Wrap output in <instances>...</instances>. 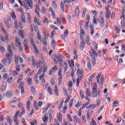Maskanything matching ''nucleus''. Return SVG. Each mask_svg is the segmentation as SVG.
<instances>
[{"mask_svg": "<svg viewBox=\"0 0 125 125\" xmlns=\"http://www.w3.org/2000/svg\"><path fill=\"white\" fill-rule=\"evenodd\" d=\"M16 42L18 44V45H20L21 44V42L20 41V39L18 38H16Z\"/></svg>", "mask_w": 125, "mask_h": 125, "instance_id": "c756f323", "label": "nucleus"}, {"mask_svg": "<svg viewBox=\"0 0 125 125\" xmlns=\"http://www.w3.org/2000/svg\"><path fill=\"white\" fill-rule=\"evenodd\" d=\"M86 95H88V96H90V92H89V89L88 88L86 89Z\"/></svg>", "mask_w": 125, "mask_h": 125, "instance_id": "69168bd1", "label": "nucleus"}, {"mask_svg": "<svg viewBox=\"0 0 125 125\" xmlns=\"http://www.w3.org/2000/svg\"><path fill=\"white\" fill-rule=\"evenodd\" d=\"M21 20L22 23H26V19L25 18V15L24 14H21Z\"/></svg>", "mask_w": 125, "mask_h": 125, "instance_id": "f8f14e48", "label": "nucleus"}, {"mask_svg": "<svg viewBox=\"0 0 125 125\" xmlns=\"http://www.w3.org/2000/svg\"><path fill=\"white\" fill-rule=\"evenodd\" d=\"M89 24V21H87V22H85V25H84L85 30H88Z\"/></svg>", "mask_w": 125, "mask_h": 125, "instance_id": "c85d7f7f", "label": "nucleus"}, {"mask_svg": "<svg viewBox=\"0 0 125 125\" xmlns=\"http://www.w3.org/2000/svg\"><path fill=\"white\" fill-rule=\"evenodd\" d=\"M38 10H39V8H37L36 9H35V12L36 13L37 16H38V17H40V13H39V12L38 11Z\"/></svg>", "mask_w": 125, "mask_h": 125, "instance_id": "4c0bfd02", "label": "nucleus"}, {"mask_svg": "<svg viewBox=\"0 0 125 125\" xmlns=\"http://www.w3.org/2000/svg\"><path fill=\"white\" fill-rule=\"evenodd\" d=\"M31 91L32 92V93L35 94V93H36V89L35 88V87L31 86Z\"/></svg>", "mask_w": 125, "mask_h": 125, "instance_id": "e433bc0d", "label": "nucleus"}, {"mask_svg": "<svg viewBox=\"0 0 125 125\" xmlns=\"http://www.w3.org/2000/svg\"><path fill=\"white\" fill-rule=\"evenodd\" d=\"M19 34L20 35V36L22 38V39H24V34H23V31L21 30H19Z\"/></svg>", "mask_w": 125, "mask_h": 125, "instance_id": "393cba45", "label": "nucleus"}, {"mask_svg": "<svg viewBox=\"0 0 125 125\" xmlns=\"http://www.w3.org/2000/svg\"><path fill=\"white\" fill-rule=\"evenodd\" d=\"M9 76L7 73H5L4 75L3 76V80H6L7 78H8Z\"/></svg>", "mask_w": 125, "mask_h": 125, "instance_id": "864d4df0", "label": "nucleus"}, {"mask_svg": "<svg viewBox=\"0 0 125 125\" xmlns=\"http://www.w3.org/2000/svg\"><path fill=\"white\" fill-rule=\"evenodd\" d=\"M70 99H71V97L70 96V95H68L66 100L64 102L65 104H67V103H68V102H69V101H70Z\"/></svg>", "mask_w": 125, "mask_h": 125, "instance_id": "c9c22d12", "label": "nucleus"}, {"mask_svg": "<svg viewBox=\"0 0 125 125\" xmlns=\"http://www.w3.org/2000/svg\"><path fill=\"white\" fill-rule=\"evenodd\" d=\"M121 25L122 26V27H123L124 28V27H125V20H122L121 22Z\"/></svg>", "mask_w": 125, "mask_h": 125, "instance_id": "8fccbe9b", "label": "nucleus"}, {"mask_svg": "<svg viewBox=\"0 0 125 125\" xmlns=\"http://www.w3.org/2000/svg\"><path fill=\"white\" fill-rule=\"evenodd\" d=\"M84 34V30L83 28L82 27H80V43L81 46L82 48V50H83L85 47V43L83 41V35Z\"/></svg>", "mask_w": 125, "mask_h": 125, "instance_id": "f03ea898", "label": "nucleus"}, {"mask_svg": "<svg viewBox=\"0 0 125 125\" xmlns=\"http://www.w3.org/2000/svg\"><path fill=\"white\" fill-rule=\"evenodd\" d=\"M95 106H96L95 104H90V105L88 106V108H91V109H94Z\"/></svg>", "mask_w": 125, "mask_h": 125, "instance_id": "4d7b16f0", "label": "nucleus"}, {"mask_svg": "<svg viewBox=\"0 0 125 125\" xmlns=\"http://www.w3.org/2000/svg\"><path fill=\"white\" fill-rule=\"evenodd\" d=\"M61 83H62V77H60L59 79L58 85H60V84H61Z\"/></svg>", "mask_w": 125, "mask_h": 125, "instance_id": "e2e57ef3", "label": "nucleus"}, {"mask_svg": "<svg viewBox=\"0 0 125 125\" xmlns=\"http://www.w3.org/2000/svg\"><path fill=\"white\" fill-rule=\"evenodd\" d=\"M23 45L25 48H28V44L27 43V39H25L23 41Z\"/></svg>", "mask_w": 125, "mask_h": 125, "instance_id": "2f4dec72", "label": "nucleus"}, {"mask_svg": "<svg viewBox=\"0 0 125 125\" xmlns=\"http://www.w3.org/2000/svg\"><path fill=\"white\" fill-rule=\"evenodd\" d=\"M4 22L6 25V26L7 27V28H10V25H9V23L8 22V21L7 20H5L4 21Z\"/></svg>", "mask_w": 125, "mask_h": 125, "instance_id": "4be33fe9", "label": "nucleus"}, {"mask_svg": "<svg viewBox=\"0 0 125 125\" xmlns=\"http://www.w3.org/2000/svg\"><path fill=\"white\" fill-rule=\"evenodd\" d=\"M11 16L13 19H16V15H15V13L14 12L11 13Z\"/></svg>", "mask_w": 125, "mask_h": 125, "instance_id": "603ef678", "label": "nucleus"}, {"mask_svg": "<svg viewBox=\"0 0 125 125\" xmlns=\"http://www.w3.org/2000/svg\"><path fill=\"white\" fill-rule=\"evenodd\" d=\"M91 50H92V52L89 51V53L90 54L91 58L92 59V62H93L92 65L93 67H94V66H95V64H96V59H95V57H97V56H98V55L96 52V50H93V49L92 48Z\"/></svg>", "mask_w": 125, "mask_h": 125, "instance_id": "7ed1b4c3", "label": "nucleus"}, {"mask_svg": "<svg viewBox=\"0 0 125 125\" xmlns=\"http://www.w3.org/2000/svg\"><path fill=\"white\" fill-rule=\"evenodd\" d=\"M54 88H55V93L56 95H57V96H59L58 89H57V86L55 85L54 86Z\"/></svg>", "mask_w": 125, "mask_h": 125, "instance_id": "6ab92c4d", "label": "nucleus"}, {"mask_svg": "<svg viewBox=\"0 0 125 125\" xmlns=\"http://www.w3.org/2000/svg\"><path fill=\"white\" fill-rule=\"evenodd\" d=\"M56 45H57V43H56L55 40H54V39H53L51 42V46L52 48H53V49H55V47H56Z\"/></svg>", "mask_w": 125, "mask_h": 125, "instance_id": "423d86ee", "label": "nucleus"}, {"mask_svg": "<svg viewBox=\"0 0 125 125\" xmlns=\"http://www.w3.org/2000/svg\"><path fill=\"white\" fill-rule=\"evenodd\" d=\"M6 95L9 98H11V97H12V94L9 91L6 92Z\"/></svg>", "mask_w": 125, "mask_h": 125, "instance_id": "f3484780", "label": "nucleus"}, {"mask_svg": "<svg viewBox=\"0 0 125 125\" xmlns=\"http://www.w3.org/2000/svg\"><path fill=\"white\" fill-rule=\"evenodd\" d=\"M48 91L50 95H51L52 94V89L51 88V86H48Z\"/></svg>", "mask_w": 125, "mask_h": 125, "instance_id": "473e14b6", "label": "nucleus"}, {"mask_svg": "<svg viewBox=\"0 0 125 125\" xmlns=\"http://www.w3.org/2000/svg\"><path fill=\"white\" fill-rule=\"evenodd\" d=\"M51 71H52V72H55L56 71H57V66L55 65V67L52 68L51 69Z\"/></svg>", "mask_w": 125, "mask_h": 125, "instance_id": "c03bdc74", "label": "nucleus"}, {"mask_svg": "<svg viewBox=\"0 0 125 125\" xmlns=\"http://www.w3.org/2000/svg\"><path fill=\"white\" fill-rule=\"evenodd\" d=\"M73 102H74V99H72L69 103V108H71L73 106Z\"/></svg>", "mask_w": 125, "mask_h": 125, "instance_id": "37998d69", "label": "nucleus"}, {"mask_svg": "<svg viewBox=\"0 0 125 125\" xmlns=\"http://www.w3.org/2000/svg\"><path fill=\"white\" fill-rule=\"evenodd\" d=\"M60 6L62 12H65V7H64V3H63V2H61Z\"/></svg>", "mask_w": 125, "mask_h": 125, "instance_id": "ddd939ff", "label": "nucleus"}, {"mask_svg": "<svg viewBox=\"0 0 125 125\" xmlns=\"http://www.w3.org/2000/svg\"><path fill=\"white\" fill-rule=\"evenodd\" d=\"M55 57L57 59L59 62H63L64 57L62 55L59 54L58 55H55Z\"/></svg>", "mask_w": 125, "mask_h": 125, "instance_id": "20e7f679", "label": "nucleus"}, {"mask_svg": "<svg viewBox=\"0 0 125 125\" xmlns=\"http://www.w3.org/2000/svg\"><path fill=\"white\" fill-rule=\"evenodd\" d=\"M98 88L97 84L95 83L92 90V97L94 98L97 97V95L99 97H101V90L99 89L97 90Z\"/></svg>", "mask_w": 125, "mask_h": 125, "instance_id": "f257e3e1", "label": "nucleus"}, {"mask_svg": "<svg viewBox=\"0 0 125 125\" xmlns=\"http://www.w3.org/2000/svg\"><path fill=\"white\" fill-rule=\"evenodd\" d=\"M69 34V31L68 29H66L64 32V35L65 36V37H68V34Z\"/></svg>", "mask_w": 125, "mask_h": 125, "instance_id": "09e8293b", "label": "nucleus"}, {"mask_svg": "<svg viewBox=\"0 0 125 125\" xmlns=\"http://www.w3.org/2000/svg\"><path fill=\"white\" fill-rule=\"evenodd\" d=\"M26 108L27 109H30V108H31V103L30 102V101H28L26 104Z\"/></svg>", "mask_w": 125, "mask_h": 125, "instance_id": "72a5a7b5", "label": "nucleus"}, {"mask_svg": "<svg viewBox=\"0 0 125 125\" xmlns=\"http://www.w3.org/2000/svg\"><path fill=\"white\" fill-rule=\"evenodd\" d=\"M0 123H1V125H3V116H0Z\"/></svg>", "mask_w": 125, "mask_h": 125, "instance_id": "7c9ffc66", "label": "nucleus"}, {"mask_svg": "<svg viewBox=\"0 0 125 125\" xmlns=\"http://www.w3.org/2000/svg\"><path fill=\"white\" fill-rule=\"evenodd\" d=\"M119 103H120V102L116 101L113 102V104L114 107H119Z\"/></svg>", "mask_w": 125, "mask_h": 125, "instance_id": "412c9836", "label": "nucleus"}, {"mask_svg": "<svg viewBox=\"0 0 125 125\" xmlns=\"http://www.w3.org/2000/svg\"><path fill=\"white\" fill-rule=\"evenodd\" d=\"M68 61H69V65L70 67H71V68H72V67H74V66H75L74 61L71 60V61H70V60H68Z\"/></svg>", "mask_w": 125, "mask_h": 125, "instance_id": "2eb2a0df", "label": "nucleus"}, {"mask_svg": "<svg viewBox=\"0 0 125 125\" xmlns=\"http://www.w3.org/2000/svg\"><path fill=\"white\" fill-rule=\"evenodd\" d=\"M37 39L39 40V41H41L42 40V36L41 35V34H40V32L37 33Z\"/></svg>", "mask_w": 125, "mask_h": 125, "instance_id": "79ce46f5", "label": "nucleus"}, {"mask_svg": "<svg viewBox=\"0 0 125 125\" xmlns=\"http://www.w3.org/2000/svg\"><path fill=\"white\" fill-rule=\"evenodd\" d=\"M14 58H15V64H16L17 65H18V60H19L20 58V56L15 55L14 57Z\"/></svg>", "mask_w": 125, "mask_h": 125, "instance_id": "9d476101", "label": "nucleus"}, {"mask_svg": "<svg viewBox=\"0 0 125 125\" xmlns=\"http://www.w3.org/2000/svg\"><path fill=\"white\" fill-rule=\"evenodd\" d=\"M48 114L47 113H45L44 115V116L42 118V120L44 123H47V121H48Z\"/></svg>", "mask_w": 125, "mask_h": 125, "instance_id": "39448f33", "label": "nucleus"}, {"mask_svg": "<svg viewBox=\"0 0 125 125\" xmlns=\"http://www.w3.org/2000/svg\"><path fill=\"white\" fill-rule=\"evenodd\" d=\"M27 20L28 22H31V15L29 13L27 14Z\"/></svg>", "mask_w": 125, "mask_h": 125, "instance_id": "13d9d810", "label": "nucleus"}, {"mask_svg": "<svg viewBox=\"0 0 125 125\" xmlns=\"http://www.w3.org/2000/svg\"><path fill=\"white\" fill-rule=\"evenodd\" d=\"M97 16H94L93 19V24H96L97 25Z\"/></svg>", "mask_w": 125, "mask_h": 125, "instance_id": "dca6fc26", "label": "nucleus"}, {"mask_svg": "<svg viewBox=\"0 0 125 125\" xmlns=\"http://www.w3.org/2000/svg\"><path fill=\"white\" fill-rule=\"evenodd\" d=\"M87 67L89 70H92V66H91V63H90V62H87Z\"/></svg>", "mask_w": 125, "mask_h": 125, "instance_id": "b1692460", "label": "nucleus"}, {"mask_svg": "<svg viewBox=\"0 0 125 125\" xmlns=\"http://www.w3.org/2000/svg\"><path fill=\"white\" fill-rule=\"evenodd\" d=\"M76 7L77 8L75 9V14L76 16H77V15H79V12H80V9H79V7L77 6Z\"/></svg>", "mask_w": 125, "mask_h": 125, "instance_id": "aec40b11", "label": "nucleus"}, {"mask_svg": "<svg viewBox=\"0 0 125 125\" xmlns=\"http://www.w3.org/2000/svg\"><path fill=\"white\" fill-rule=\"evenodd\" d=\"M94 27V26H93V24H92V23H91L89 25V28L91 31L90 35H92L94 34V29H93Z\"/></svg>", "mask_w": 125, "mask_h": 125, "instance_id": "6e6552de", "label": "nucleus"}, {"mask_svg": "<svg viewBox=\"0 0 125 125\" xmlns=\"http://www.w3.org/2000/svg\"><path fill=\"white\" fill-rule=\"evenodd\" d=\"M42 43H43V45H45V46L47 45V42H46V39H43L42 41Z\"/></svg>", "mask_w": 125, "mask_h": 125, "instance_id": "f704fd0d", "label": "nucleus"}, {"mask_svg": "<svg viewBox=\"0 0 125 125\" xmlns=\"http://www.w3.org/2000/svg\"><path fill=\"white\" fill-rule=\"evenodd\" d=\"M48 19L47 18H45L43 21V23H46L47 24H48Z\"/></svg>", "mask_w": 125, "mask_h": 125, "instance_id": "680f3d73", "label": "nucleus"}, {"mask_svg": "<svg viewBox=\"0 0 125 125\" xmlns=\"http://www.w3.org/2000/svg\"><path fill=\"white\" fill-rule=\"evenodd\" d=\"M8 50L10 55H13V52H12V50L11 49V45H9L8 46Z\"/></svg>", "mask_w": 125, "mask_h": 125, "instance_id": "9b49d317", "label": "nucleus"}, {"mask_svg": "<svg viewBox=\"0 0 125 125\" xmlns=\"http://www.w3.org/2000/svg\"><path fill=\"white\" fill-rule=\"evenodd\" d=\"M31 62L32 63L33 67H36V65H37V62H36V59L35 58V57L34 56H32Z\"/></svg>", "mask_w": 125, "mask_h": 125, "instance_id": "0eeeda50", "label": "nucleus"}, {"mask_svg": "<svg viewBox=\"0 0 125 125\" xmlns=\"http://www.w3.org/2000/svg\"><path fill=\"white\" fill-rule=\"evenodd\" d=\"M57 117L59 122H62V114H61V113H58Z\"/></svg>", "mask_w": 125, "mask_h": 125, "instance_id": "4468645a", "label": "nucleus"}, {"mask_svg": "<svg viewBox=\"0 0 125 125\" xmlns=\"http://www.w3.org/2000/svg\"><path fill=\"white\" fill-rule=\"evenodd\" d=\"M33 4V0H28V3H27L28 6L30 7V8H33V6L31 5V4Z\"/></svg>", "mask_w": 125, "mask_h": 125, "instance_id": "bb28decb", "label": "nucleus"}, {"mask_svg": "<svg viewBox=\"0 0 125 125\" xmlns=\"http://www.w3.org/2000/svg\"><path fill=\"white\" fill-rule=\"evenodd\" d=\"M12 77H10L7 80V83H11V82H12Z\"/></svg>", "mask_w": 125, "mask_h": 125, "instance_id": "3c124183", "label": "nucleus"}, {"mask_svg": "<svg viewBox=\"0 0 125 125\" xmlns=\"http://www.w3.org/2000/svg\"><path fill=\"white\" fill-rule=\"evenodd\" d=\"M81 105H82V102L81 101H78L77 104L75 105V107L76 108H78V107H80Z\"/></svg>", "mask_w": 125, "mask_h": 125, "instance_id": "49530a36", "label": "nucleus"}, {"mask_svg": "<svg viewBox=\"0 0 125 125\" xmlns=\"http://www.w3.org/2000/svg\"><path fill=\"white\" fill-rule=\"evenodd\" d=\"M62 90L65 96H67V95H68V91H67V90L66 89H62Z\"/></svg>", "mask_w": 125, "mask_h": 125, "instance_id": "6e6d98bb", "label": "nucleus"}, {"mask_svg": "<svg viewBox=\"0 0 125 125\" xmlns=\"http://www.w3.org/2000/svg\"><path fill=\"white\" fill-rule=\"evenodd\" d=\"M86 13V9H85L84 10H83V14H82L83 18H84V17L85 16Z\"/></svg>", "mask_w": 125, "mask_h": 125, "instance_id": "5fc2aeb1", "label": "nucleus"}, {"mask_svg": "<svg viewBox=\"0 0 125 125\" xmlns=\"http://www.w3.org/2000/svg\"><path fill=\"white\" fill-rule=\"evenodd\" d=\"M100 26L103 27L104 26V18H101L100 21Z\"/></svg>", "mask_w": 125, "mask_h": 125, "instance_id": "cd10ccee", "label": "nucleus"}, {"mask_svg": "<svg viewBox=\"0 0 125 125\" xmlns=\"http://www.w3.org/2000/svg\"><path fill=\"white\" fill-rule=\"evenodd\" d=\"M22 79H23V75H22V74H21V75L19 76V77L18 80L17 81V83H20V82H21V81H22Z\"/></svg>", "mask_w": 125, "mask_h": 125, "instance_id": "a211bd4d", "label": "nucleus"}, {"mask_svg": "<svg viewBox=\"0 0 125 125\" xmlns=\"http://www.w3.org/2000/svg\"><path fill=\"white\" fill-rule=\"evenodd\" d=\"M27 82L29 83V84H30V85H32V79L31 78H28L27 79Z\"/></svg>", "mask_w": 125, "mask_h": 125, "instance_id": "0e129e2a", "label": "nucleus"}, {"mask_svg": "<svg viewBox=\"0 0 125 125\" xmlns=\"http://www.w3.org/2000/svg\"><path fill=\"white\" fill-rule=\"evenodd\" d=\"M86 42L88 43V45H90V40H89V36H86Z\"/></svg>", "mask_w": 125, "mask_h": 125, "instance_id": "a878e982", "label": "nucleus"}, {"mask_svg": "<svg viewBox=\"0 0 125 125\" xmlns=\"http://www.w3.org/2000/svg\"><path fill=\"white\" fill-rule=\"evenodd\" d=\"M19 88L21 89V92L22 93H24V92H25V89H24V87L23 86H19Z\"/></svg>", "mask_w": 125, "mask_h": 125, "instance_id": "58836bf2", "label": "nucleus"}, {"mask_svg": "<svg viewBox=\"0 0 125 125\" xmlns=\"http://www.w3.org/2000/svg\"><path fill=\"white\" fill-rule=\"evenodd\" d=\"M80 93L82 99H83V98H84V96H83V92L82 91H80Z\"/></svg>", "mask_w": 125, "mask_h": 125, "instance_id": "bf43d9fd", "label": "nucleus"}, {"mask_svg": "<svg viewBox=\"0 0 125 125\" xmlns=\"http://www.w3.org/2000/svg\"><path fill=\"white\" fill-rule=\"evenodd\" d=\"M63 102H64V101H62L60 102V103L59 105V106L58 107V109L59 110L61 108V107H62V106H63Z\"/></svg>", "mask_w": 125, "mask_h": 125, "instance_id": "ea45409f", "label": "nucleus"}, {"mask_svg": "<svg viewBox=\"0 0 125 125\" xmlns=\"http://www.w3.org/2000/svg\"><path fill=\"white\" fill-rule=\"evenodd\" d=\"M83 75V70L78 69L77 72V76Z\"/></svg>", "mask_w": 125, "mask_h": 125, "instance_id": "1a4fd4ad", "label": "nucleus"}, {"mask_svg": "<svg viewBox=\"0 0 125 125\" xmlns=\"http://www.w3.org/2000/svg\"><path fill=\"white\" fill-rule=\"evenodd\" d=\"M97 124L96 123V122L94 120H92V122H90V125H97Z\"/></svg>", "mask_w": 125, "mask_h": 125, "instance_id": "052dcab7", "label": "nucleus"}, {"mask_svg": "<svg viewBox=\"0 0 125 125\" xmlns=\"http://www.w3.org/2000/svg\"><path fill=\"white\" fill-rule=\"evenodd\" d=\"M94 76H95V73H93L89 77V82H91V81H92V78H93V77H94Z\"/></svg>", "mask_w": 125, "mask_h": 125, "instance_id": "a18cd8bd", "label": "nucleus"}, {"mask_svg": "<svg viewBox=\"0 0 125 125\" xmlns=\"http://www.w3.org/2000/svg\"><path fill=\"white\" fill-rule=\"evenodd\" d=\"M7 119H7L8 123H9V125H11V124H12V120L10 119V118H9V116H7Z\"/></svg>", "mask_w": 125, "mask_h": 125, "instance_id": "a19ab883", "label": "nucleus"}, {"mask_svg": "<svg viewBox=\"0 0 125 125\" xmlns=\"http://www.w3.org/2000/svg\"><path fill=\"white\" fill-rule=\"evenodd\" d=\"M67 119L69 120V121H70V122H73V119H72V117L70 114H67Z\"/></svg>", "mask_w": 125, "mask_h": 125, "instance_id": "de8ad7c7", "label": "nucleus"}, {"mask_svg": "<svg viewBox=\"0 0 125 125\" xmlns=\"http://www.w3.org/2000/svg\"><path fill=\"white\" fill-rule=\"evenodd\" d=\"M6 58H7V60L10 59V54L6 53L5 54Z\"/></svg>", "mask_w": 125, "mask_h": 125, "instance_id": "774afa93", "label": "nucleus"}, {"mask_svg": "<svg viewBox=\"0 0 125 125\" xmlns=\"http://www.w3.org/2000/svg\"><path fill=\"white\" fill-rule=\"evenodd\" d=\"M103 83H104V76L102 75L101 78V84H103Z\"/></svg>", "mask_w": 125, "mask_h": 125, "instance_id": "338daca9", "label": "nucleus"}, {"mask_svg": "<svg viewBox=\"0 0 125 125\" xmlns=\"http://www.w3.org/2000/svg\"><path fill=\"white\" fill-rule=\"evenodd\" d=\"M56 34V31L55 30H52L50 33V35L51 36V39H53L54 36Z\"/></svg>", "mask_w": 125, "mask_h": 125, "instance_id": "5701e85b", "label": "nucleus"}]
</instances>
